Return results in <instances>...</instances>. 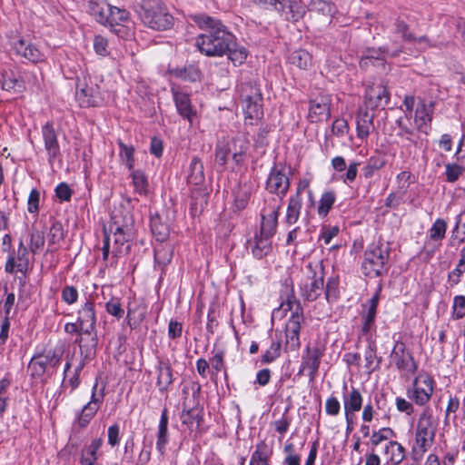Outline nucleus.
<instances>
[{"label": "nucleus", "mask_w": 465, "mask_h": 465, "mask_svg": "<svg viewBox=\"0 0 465 465\" xmlns=\"http://www.w3.org/2000/svg\"><path fill=\"white\" fill-rule=\"evenodd\" d=\"M194 22L203 30L196 37L198 50L206 56H223L235 45V36L217 19L205 15H196Z\"/></svg>", "instance_id": "obj_1"}, {"label": "nucleus", "mask_w": 465, "mask_h": 465, "mask_svg": "<svg viewBox=\"0 0 465 465\" xmlns=\"http://www.w3.org/2000/svg\"><path fill=\"white\" fill-rule=\"evenodd\" d=\"M136 12L141 22L153 30L165 31L173 27L174 18L161 0H141Z\"/></svg>", "instance_id": "obj_2"}, {"label": "nucleus", "mask_w": 465, "mask_h": 465, "mask_svg": "<svg viewBox=\"0 0 465 465\" xmlns=\"http://www.w3.org/2000/svg\"><path fill=\"white\" fill-rule=\"evenodd\" d=\"M285 305L287 306L286 310L292 312L285 326V345L287 349L296 351L301 346L300 331L302 322L304 321L303 310L294 296L289 297Z\"/></svg>", "instance_id": "obj_3"}, {"label": "nucleus", "mask_w": 465, "mask_h": 465, "mask_svg": "<svg viewBox=\"0 0 465 465\" xmlns=\"http://www.w3.org/2000/svg\"><path fill=\"white\" fill-rule=\"evenodd\" d=\"M389 251L381 245L372 244L364 253L362 262L363 272L366 276L374 278L382 275L386 271Z\"/></svg>", "instance_id": "obj_4"}, {"label": "nucleus", "mask_w": 465, "mask_h": 465, "mask_svg": "<svg viewBox=\"0 0 465 465\" xmlns=\"http://www.w3.org/2000/svg\"><path fill=\"white\" fill-rule=\"evenodd\" d=\"M242 110L247 118L259 119L262 116V96L260 89L252 83H244L240 87Z\"/></svg>", "instance_id": "obj_5"}, {"label": "nucleus", "mask_w": 465, "mask_h": 465, "mask_svg": "<svg viewBox=\"0 0 465 465\" xmlns=\"http://www.w3.org/2000/svg\"><path fill=\"white\" fill-rule=\"evenodd\" d=\"M434 383V380L428 372H420L413 380L411 387L407 388L408 398L417 405L424 406L431 399Z\"/></svg>", "instance_id": "obj_6"}, {"label": "nucleus", "mask_w": 465, "mask_h": 465, "mask_svg": "<svg viewBox=\"0 0 465 465\" xmlns=\"http://www.w3.org/2000/svg\"><path fill=\"white\" fill-rule=\"evenodd\" d=\"M248 148V143L241 137L232 138L230 142L218 143L215 149V162L223 167L232 155L233 161L239 164L242 161V155Z\"/></svg>", "instance_id": "obj_7"}, {"label": "nucleus", "mask_w": 465, "mask_h": 465, "mask_svg": "<svg viewBox=\"0 0 465 465\" xmlns=\"http://www.w3.org/2000/svg\"><path fill=\"white\" fill-rule=\"evenodd\" d=\"M265 204L262 210V221L258 233L272 239L277 231L278 216L281 209L280 200L272 196L265 200Z\"/></svg>", "instance_id": "obj_8"}, {"label": "nucleus", "mask_w": 465, "mask_h": 465, "mask_svg": "<svg viewBox=\"0 0 465 465\" xmlns=\"http://www.w3.org/2000/svg\"><path fill=\"white\" fill-rule=\"evenodd\" d=\"M323 268L322 266H316V270H312V266H309L308 279L301 286V295L306 302H313L320 295L323 289Z\"/></svg>", "instance_id": "obj_9"}, {"label": "nucleus", "mask_w": 465, "mask_h": 465, "mask_svg": "<svg viewBox=\"0 0 465 465\" xmlns=\"http://www.w3.org/2000/svg\"><path fill=\"white\" fill-rule=\"evenodd\" d=\"M97 387L98 384L96 382L93 387L90 401L84 406L78 420L73 425V430L74 433H80V429L84 428L89 423V421L99 410L101 403L103 402L104 396V389H101L99 391H97Z\"/></svg>", "instance_id": "obj_10"}, {"label": "nucleus", "mask_w": 465, "mask_h": 465, "mask_svg": "<svg viewBox=\"0 0 465 465\" xmlns=\"http://www.w3.org/2000/svg\"><path fill=\"white\" fill-rule=\"evenodd\" d=\"M42 138L44 141V146L47 153V160L50 165L54 164V162L61 157V148L58 142L57 134L54 130V124L51 122H47L42 127Z\"/></svg>", "instance_id": "obj_11"}, {"label": "nucleus", "mask_w": 465, "mask_h": 465, "mask_svg": "<svg viewBox=\"0 0 465 465\" xmlns=\"http://www.w3.org/2000/svg\"><path fill=\"white\" fill-rule=\"evenodd\" d=\"M391 357L400 371L414 373L418 370V364L414 361L411 352L406 351V346L403 342L397 341L395 343Z\"/></svg>", "instance_id": "obj_12"}, {"label": "nucleus", "mask_w": 465, "mask_h": 465, "mask_svg": "<svg viewBox=\"0 0 465 465\" xmlns=\"http://www.w3.org/2000/svg\"><path fill=\"white\" fill-rule=\"evenodd\" d=\"M289 187L290 182L286 174L282 170L273 167L266 182V190L270 193L275 194L277 196L275 198L281 203Z\"/></svg>", "instance_id": "obj_13"}, {"label": "nucleus", "mask_w": 465, "mask_h": 465, "mask_svg": "<svg viewBox=\"0 0 465 465\" xmlns=\"http://www.w3.org/2000/svg\"><path fill=\"white\" fill-rule=\"evenodd\" d=\"M402 53V47L399 45H394L392 46L389 45H385L383 46L379 47L378 49L374 47L367 48L361 56V64L366 65L367 61H383L385 56L388 57H397L400 54Z\"/></svg>", "instance_id": "obj_14"}, {"label": "nucleus", "mask_w": 465, "mask_h": 465, "mask_svg": "<svg viewBox=\"0 0 465 465\" xmlns=\"http://www.w3.org/2000/svg\"><path fill=\"white\" fill-rule=\"evenodd\" d=\"M322 356L323 351L320 347H307L306 355L302 356V361L299 374L307 371L310 380H313L319 370Z\"/></svg>", "instance_id": "obj_15"}, {"label": "nucleus", "mask_w": 465, "mask_h": 465, "mask_svg": "<svg viewBox=\"0 0 465 465\" xmlns=\"http://www.w3.org/2000/svg\"><path fill=\"white\" fill-rule=\"evenodd\" d=\"M389 101V92L386 86L382 84L372 85L366 91L365 106L368 109L384 108Z\"/></svg>", "instance_id": "obj_16"}, {"label": "nucleus", "mask_w": 465, "mask_h": 465, "mask_svg": "<svg viewBox=\"0 0 465 465\" xmlns=\"http://www.w3.org/2000/svg\"><path fill=\"white\" fill-rule=\"evenodd\" d=\"M434 104L432 102L429 104L424 100H420L418 104L415 113L414 122L417 130L420 133L427 134L430 130V122L432 121V114Z\"/></svg>", "instance_id": "obj_17"}, {"label": "nucleus", "mask_w": 465, "mask_h": 465, "mask_svg": "<svg viewBox=\"0 0 465 465\" xmlns=\"http://www.w3.org/2000/svg\"><path fill=\"white\" fill-rule=\"evenodd\" d=\"M171 93L177 109L178 114L192 122L193 117L195 115L189 94L181 90L178 86H172Z\"/></svg>", "instance_id": "obj_18"}, {"label": "nucleus", "mask_w": 465, "mask_h": 465, "mask_svg": "<svg viewBox=\"0 0 465 465\" xmlns=\"http://www.w3.org/2000/svg\"><path fill=\"white\" fill-rule=\"evenodd\" d=\"M342 391L345 418L351 419V415H355V412L361 409L362 396L359 390L354 387H351V391L348 392L346 383L343 384Z\"/></svg>", "instance_id": "obj_19"}, {"label": "nucleus", "mask_w": 465, "mask_h": 465, "mask_svg": "<svg viewBox=\"0 0 465 465\" xmlns=\"http://www.w3.org/2000/svg\"><path fill=\"white\" fill-rule=\"evenodd\" d=\"M15 52L32 63H38L44 59V54L38 47L30 41L24 38L17 39L13 43Z\"/></svg>", "instance_id": "obj_20"}, {"label": "nucleus", "mask_w": 465, "mask_h": 465, "mask_svg": "<svg viewBox=\"0 0 465 465\" xmlns=\"http://www.w3.org/2000/svg\"><path fill=\"white\" fill-rule=\"evenodd\" d=\"M114 248L113 254L114 257L121 256L124 253H128L130 245L128 242L131 241V228L128 226H117L114 232Z\"/></svg>", "instance_id": "obj_21"}, {"label": "nucleus", "mask_w": 465, "mask_h": 465, "mask_svg": "<svg viewBox=\"0 0 465 465\" xmlns=\"http://www.w3.org/2000/svg\"><path fill=\"white\" fill-rule=\"evenodd\" d=\"M29 79V74L24 73V76H20L14 71H5L2 74L1 84L3 90L15 94L22 93L25 89V80Z\"/></svg>", "instance_id": "obj_22"}, {"label": "nucleus", "mask_w": 465, "mask_h": 465, "mask_svg": "<svg viewBox=\"0 0 465 465\" xmlns=\"http://www.w3.org/2000/svg\"><path fill=\"white\" fill-rule=\"evenodd\" d=\"M156 386L161 393L167 392L173 382V369L168 361L159 360L156 366Z\"/></svg>", "instance_id": "obj_23"}, {"label": "nucleus", "mask_w": 465, "mask_h": 465, "mask_svg": "<svg viewBox=\"0 0 465 465\" xmlns=\"http://www.w3.org/2000/svg\"><path fill=\"white\" fill-rule=\"evenodd\" d=\"M330 115V99L327 96H322L320 99L317 98L311 101L308 114L311 122L316 123L327 120Z\"/></svg>", "instance_id": "obj_24"}, {"label": "nucleus", "mask_w": 465, "mask_h": 465, "mask_svg": "<svg viewBox=\"0 0 465 465\" xmlns=\"http://www.w3.org/2000/svg\"><path fill=\"white\" fill-rule=\"evenodd\" d=\"M374 114L368 108H361L356 115L357 136L366 139L373 131Z\"/></svg>", "instance_id": "obj_25"}, {"label": "nucleus", "mask_w": 465, "mask_h": 465, "mask_svg": "<svg viewBox=\"0 0 465 465\" xmlns=\"http://www.w3.org/2000/svg\"><path fill=\"white\" fill-rule=\"evenodd\" d=\"M254 258L261 260L272 251V239L259 233H255L252 240L248 242Z\"/></svg>", "instance_id": "obj_26"}, {"label": "nucleus", "mask_w": 465, "mask_h": 465, "mask_svg": "<svg viewBox=\"0 0 465 465\" xmlns=\"http://www.w3.org/2000/svg\"><path fill=\"white\" fill-rule=\"evenodd\" d=\"M150 227L156 241L163 242L167 240L170 233L169 226L158 213L151 214Z\"/></svg>", "instance_id": "obj_27"}, {"label": "nucleus", "mask_w": 465, "mask_h": 465, "mask_svg": "<svg viewBox=\"0 0 465 465\" xmlns=\"http://www.w3.org/2000/svg\"><path fill=\"white\" fill-rule=\"evenodd\" d=\"M302 206V199L301 191L298 189L297 193L291 196L287 207V213L285 216V223L289 225L294 224L299 220L301 214V209Z\"/></svg>", "instance_id": "obj_28"}, {"label": "nucleus", "mask_w": 465, "mask_h": 465, "mask_svg": "<svg viewBox=\"0 0 465 465\" xmlns=\"http://www.w3.org/2000/svg\"><path fill=\"white\" fill-rule=\"evenodd\" d=\"M80 348L81 357L84 359H93L96 353V348L98 344L97 335L89 336H79L75 341Z\"/></svg>", "instance_id": "obj_29"}, {"label": "nucleus", "mask_w": 465, "mask_h": 465, "mask_svg": "<svg viewBox=\"0 0 465 465\" xmlns=\"http://www.w3.org/2000/svg\"><path fill=\"white\" fill-rule=\"evenodd\" d=\"M436 424L429 411H424L418 420L416 436H434Z\"/></svg>", "instance_id": "obj_30"}, {"label": "nucleus", "mask_w": 465, "mask_h": 465, "mask_svg": "<svg viewBox=\"0 0 465 465\" xmlns=\"http://www.w3.org/2000/svg\"><path fill=\"white\" fill-rule=\"evenodd\" d=\"M102 445V439L93 440L90 444L85 445L82 450L80 463L81 465H94L98 459L97 451Z\"/></svg>", "instance_id": "obj_31"}, {"label": "nucleus", "mask_w": 465, "mask_h": 465, "mask_svg": "<svg viewBox=\"0 0 465 465\" xmlns=\"http://www.w3.org/2000/svg\"><path fill=\"white\" fill-rule=\"evenodd\" d=\"M187 181L194 185H200L204 182L203 164L197 156H193L191 160Z\"/></svg>", "instance_id": "obj_32"}, {"label": "nucleus", "mask_w": 465, "mask_h": 465, "mask_svg": "<svg viewBox=\"0 0 465 465\" xmlns=\"http://www.w3.org/2000/svg\"><path fill=\"white\" fill-rule=\"evenodd\" d=\"M365 368L369 373L380 368L381 357L377 356V347L374 341L368 340V345L364 351Z\"/></svg>", "instance_id": "obj_33"}, {"label": "nucleus", "mask_w": 465, "mask_h": 465, "mask_svg": "<svg viewBox=\"0 0 465 465\" xmlns=\"http://www.w3.org/2000/svg\"><path fill=\"white\" fill-rule=\"evenodd\" d=\"M396 125L399 128L397 135L402 137L417 146L416 134L414 129L411 127V123L407 115L399 117L396 120Z\"/></svg>", "instance_id": "obj_34"}, {"label": "nucleus", "mask_w": 465, "mask_h": 465, "mask_svg": "<svg viewBox=\"0 0 465 465\" xmlns=\"http://www.w3.org/2000/svg\"><path fill=\"white\" fill-rule=\"evenodd\" d=\"M307 11L316 12L325 17H331L336 12V7L331 2L311 0L307 6Z\"/></svg>", "instance_id": "obj_35"}, {"label": "nucleus", "mask_w": 465, "mask_h": 465, "mask_svg": "<svg viewBox=\"0 0 465 465\" xmlns=\"http://www.w3.org/2000/svg\"><path fill=\"white\" fill-rule=\"evenodd\" d=\"M192 395H188L186 389L183 390V393L186 394L183 398V410H194L200 408V392L201 386L199 383H193L191 386Z\"/></svg>", "instance_id": "obj_36"}, {"label": "nucleus", "mask_w": 465, "mask_h": 465, "mask_svg": "<svg viewBox=\"0 0 465 465\" xmlns=\"http://www.w3.org/2000/svg\"><path fill=\"white\" fill-rule=\"evenodd\" d=\"M77 322L80 325L96 324V314L94 304L91 301H86L78 311Z\"/></svg>", "instance_id": "obj_37"}, {"label": "nucleus", "mask_w": 465, "mask_h": 465, "mask_svg": "<svg viewBox=\"0 0 465 465\" xmlns=\"http://www.w3.org/2000/svg\"><path fill=\"white\" fill-rule=\"evenodd\" d=\"M109 4L98 1V0H89L88 1V11L89 13L95 17L96 21L102 25H106V15H107V7Z\"/></svg>", "instance_id": "obj_38"}, {"label": "nucleus", "mask_w": 465, "mask_h": 465, "mask_svg": "<svg viewBox=\"0 0 465 465\" xmlns=\"http://www.w3.org/2000/svg\"><path fill=\"white\" fill-rule=\"evenodd\" d=\"M106 18L107 21L105 25L113 27L120 22L127 21L129 18V12L126 9L109 5L107 7Z\"/></svg>", "instance_id": "obj_39"}, {"label": "nucleus", "mask_w": 465, "mask_h": 465, "mask_svg": "<svg viewBox=\"0 0 465 465\" xmlns=\"http://www.w3.org/2000/svg\"><path fill=\"white\" fill-rule=\"evenodd\" d=\"M289 61L300 69L307 70L312 65V58L306 50L299 49L290 54Z\"/></svg>", "instance_id": "obj_40"}, {"label": "nucleus", "mask_w": 465, "mask_h": 465, "mask_svg": "<svg viewBox=\"0 0 465 465\" xmlns=\"http://www.w3.org/2000/svg\"><path fill=\"white\" fill-rule=\"evenodd\" d=\"M172 73L175 77L188 82H196L201 78V71L193 64L173 69Z\"/></svg>", "instance_id": "obj_41"}, {"label": "nucleus", "mask_w": 465, "mask_h": 465, "mask_svg": "<svg viewBox=\"0 0 465 465\" xmlns=\"http://www.w3.org/2000/svg\"><path fill=\"white\" fill-rule=\"evenodd\" d=\"M201 412L202 409L183 410L181 419L183 423L188 427L190 432L196 431L199 428Z\"/></svg>", "instance_id": "obj_42"}, {"label": "nucleus", "mask_w": 465, "mask_h": 465, "mask_svg": "<svg viewBox=\"0 0 465 465\" xmlns=\"http://www.w3.org/2000/svg\"><path fill=\"white\" fill-rule=\"evenodd\" d=\"M46 357L44 354L34 356L28 364V371L33 378H39L46 371Z\"/></svg>", "instance_id": "obj_43"}, {"label": "nucleus", "mask_w": 465, "mask_h": 465, "mask_svg": "<svg viewBox=\"0 0 465 465\" xmlns=\"http://www.w3.org/2000/svg\"><path fill=\"white\" fill-rule=\"evenodd\" d=\"M29 250L28 248L24 244L23 240H20L17 254L15 255V262H16V271L19 272H22L23 274H25V272L28 270L29 267Z\"/></svg>", "instance_id": "obj_44"}, {"label": "nucleus", "mask_w": 465, "mask_h": 465, "mask_svg": "<svg viewBox=\"0 0 465 465\" xmlns=\"http://www.w3.org/2000/svg\"><path fill=\"white\" fill-rule=\"evenodd\" d=\"M384 451L392 465L399 464L404 459V448L397 441H391Z\"/></svg>", "instance_id": "obj_45"}, {"label": "nucleus", "mask_w": 465, "mask_h": 465, "mask_svg": "<svg viewBox=\"0 0 465 465\" xmlns=\"http://www.w3.org/2000/svg\"><path fill=\"white\" fill-rule=\"evenodd\" d=\"M29 251L34 254L37 253L45 245V233L42 230L37 229L35 226H32L29 230Z\"/></svg>", "instance_id": "obj_46"}, {"label": "nucleus", "mask_w": 465, "mask_h": 465, "mask_svg": "<svg viewBox=\"0 0 465 465\" xmlns=\"http://www.w3.org/2000/svg\"><path fill=\"white\" fill-rule=\"evenodd\" d=\"M224 352L223 351H217L213 354V356L211 358L210 362L212 365V379L214 380L217 377V374L223 371V377L225 380L228 379V374L224 363Z\"/></svg>", "instance_id": "obj_47"}, {"label": "nucleus", "mask_w": 465, "mask_h": 465, "mask_svg": "<svg viewBox=\"0 0 465 465\" xmlns=\"http://www.w3.org/2000/svg\"><path fill=\"white\" fill-rule=\"evenodd\" d=\"M307 12V7L302 5L301 3L289 0L287 13H286V20L297 22L300 19L303 18Z\"/></svg>", "instance_id": "obj_48"}, {"label": "nucleus", "mask_w": 465, "mask_h": 465, "mask_svg": "<svg viewBox=\"0 0 465 465\" xmlns=\"http://www.w3.org/2000/svg\"><path fill=\"white\" fill-rule=\"evenodd\" d=\"M336 194L333 191H325L320 199L318 206V214L321 217H326L334 204Z\"/></svg>", "instance_id": "obj_49"}, {"label": "nucleus", "mask_w": 465, "mask_h": 465, "mask_svg": "<svg viewBox=\"0 0 465 465\" xmlns=\"http://www.w3.org/2000/svg\"><path fill=\"white\" fill-rule=\"evenodd\" d=\"M132 179L135 192L140 195H145L148 191V181L143 172L134 170L132 172Z\"/></svg>", "instance_id": "obj_50"}, {"label": "nucleus", "mask_w": 465, "mask_h": 465, "mask_svg": "<svg viewBox=\"0 0 465 465\" xmlns=\"http://www.w3.org/2000/svg\"><path fill=\"white\" fill-rule=\"evenodd\" d=\"M225 54L234 65H240L245 62L248 56V51L245 47L238 45L235 42L234 46H232Z\"/></svg>", "instance_id": "obj_51"}, {"label": "nucleus", "mask_w": 465, "mask_h": 465, "mask_svg": "<svg viewBox=\"0 0 465 465\" xmlns=\"http://www.w3.org/2000/svg\"><path fill=\"white\" fill-rule=\"evenodd\" d=\"M395 31L397 34L401 35L403 40L407 42L417 41L419 44H427L428 38L426 36H420L416 38L410 31L409 26L403 21H398L396 23Z\"/></svg>", "instance_id": "obj_52"}, {"label": "nucleus", "mask_w": 465, "mask_h": 465, "mask_svg": "<svg viewBox=\"0 0 465 465\" xmlns=\"http://www.w3.org/2000/svg\"><path fill=\"white\" fill-rule=\"evenodd\" d=\"M385 165V160L380 156H371L368 159L363 168V175L366 179L373 176L374 173Z\"/></svg>", "instance_id": "obj_53"}, {"label": "nucleus", "mask_w": 465, "mask_h": 465, "mask_svg": "<svg viewBox=\"0 0 465 465\" xmlns=\"http://www.w3.org/2000/svg\"><path fill=\"white\" fill-rule=\"evenodd\" d=\"M251 195L248 186H239L234 192V203L238 210H243L249 202Z\"/></svg>", "instance_id": "obj_54"}, {"label": "nucleus", "mask_w": 465, "mask_h": 465, "mask_svg": "<svg viewBox=\"0 0 465 465\" xmlns=\"http://www.w3.org/2000/svg\"><path fill=\"white\" fill-rule=\"evenodd\" d=\"M447 223L443 219H437L429 230V237L431 241H440L445 237Z\"/></svg>", "instance_id": "obj_55"}, {"label": "nucleus", "mask_w": 465, "mask_h": 465, "mask_svg": "<svg viewBox=\"0 0 465 465\" xmlns=\"http://www.w3.org/2000/svg\"><path fill=\"white\" fill-rule=\"evenodd\" d=\"M64 238L63 224L60 222H54L50 227L47 239L50 244H59Z\"/></svg>", "instance_id": "obj_56"}, {"label": "nucleus", "mask_w": 465, "mask_h": 465, "mask_svg": "<svg viewBox=\"0 0 465 465\" xmlns=\"http://www.w3.org/2000/svg\"><path fill=\"white\" fill-rule=\"evenodd\" d=\"M173 257V251L166 246H160L154 249V262L160 266L167 265Z\"/></svg>", "instance_id": "obj_57"}, {"label": "nucleus", "mask_w": 465, "mask_h": 465, "mask_svg": "<svg viewBox=\"0 0 465 465\" xmlns=\"http://www.w3.org/2000/svg\"><path fill=\"white\" fill-rule=\"evenodd\" d=\"M465 166L458 163H448L446 164V179L449 183L456 182L460 174L464 172Z\"/></svg>", "instance_id": "obj_58"}, {"label": "nucleus", "mask_w": 465, "mask_h": 465, "mask_svg": "<svg viewBox=\"0 0 465 465\" xmlns=\"http://www.w3.org/2000/svg\"><path fill=\"white\" fill-rule=\"evenodd\" d=\"M281 351V341H273L271 343L270 348L262 355V361L264 363H270L280 356Z\"/></svg>", "instance_id": "obj_59"}, {"label": "nucleus", "mask_w": 465, "mask_h": 465, "mask_svg": "<svg viewBox=\"0 0 465 465\" xmlns=\"http://www.w3.org/2000/svg\"><path fill=\"white\" fill-rule=\"evenodd\" d=\"M40 192L34 188L31 190L27 199V211L32 214H37L39 212Z\"/></svg>", "instance_id": "obj_60"}, {"label": "nucleus", "mask_w": 465, "mask_h": 465, "mask_svg": "<svg viewBox=\"0 0 465 465\" xmlns=\"http://www.w3.org/2000/svg\"><path fill=\"white\" fill-rule=\"evenodd\" d=\"M465 316V296L457 295L453 300L452 317L454 319H461Z\"/></svg>", "instance_id": "obj_61"}, {"label": "nucleus", "mask_w": 465, "mask_h": 465, "mask_svg": "<svg viewBox=\"0 0 465 465\" xmlns=\"http://www.w3.org/2000/svg\"><path fill=\"white\" fill-rule=\"evenodd\" d=\"M105 309L109 314L116 317L117 319H121L124 314V311L122 308L119 300L116 298H112L109 302H107L105 304Z\"/></svg>", "instance_id": "obj_62"}, {"label": "nucleus", "mask_w": 465, "mask_h": 465, "mask_svg": "<svg viewBox=\"0 0 465 465\" xmlns=\"http://www.w3.org/2000/svg\"><path fill=\"white\" fill-rule=\"evenodd\" d=\"M338 281L334 278L328 279L325 288V298L327 302H331L336 300L338 298Z\"/></svg>", "instance_id": "obj_63"}, {"label": "nucleus", "mask_w": 465, "mask_h": 465, "mask_svg": "<svg viewBox=\"0 0 465 465\" xmlns=\"http://www.w3.org/2000/svg\"><path fill=\"white\" fill-rule=\"evenodd\" d=\"M62 300L71 305L77 302L78 291L74 286L66 285L62 290Z\"/></svg>", "instance_id": "obj_64"}]
</instances>
